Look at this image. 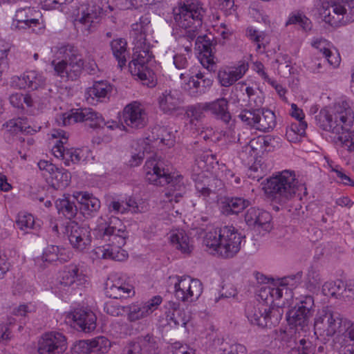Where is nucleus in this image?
<instances>
[{
    "label": "nucleus",
    "instance_id": "obj_62",
    "mask_svg": "<svg viewBox=\"0 0 354 354\" xmlns=\"http://www.w3.org/2000/svg\"><path fill=\"white\" fill-rule=\"evenodd\" d=\"M141 348L137 342L129 343L123 350V354H141Z\"/></svg>",
    "mask_w": 354,
    "mask_h": 354
},
{
    "label": "nucleus",
    "instance_id": "obj_11",
    "mask_svg": "<svg viewBox=\"0 0 354 354\" xmlns=\"http://www.w3.org/2000/svg\"><path fill=\"white\" fill-rule=\"evenodd\" d=\"M175 297L183 301L192 302L197 299L203 292V284L197 279L189 277L178 278L175 284Z\"/></svg>",
    "mask_w": 354,
    "mask_h": 354
},
{
    "label": "nucleus",
    "instance_id": "obj_51",
    "mask_svg": "<svg viewBox=\"0 0 354 354\" xmlns=\"http://www.w3.org/2000/svg\"><path fill=\"white\" fill-rule=\"evenodd\" d=\"M248 37L254 41L257 44V50H259L261 47L263 49L266 48L264 41H266V35L263 32H259L258 30L252 28H248L247 30Z\"/></svg>",
    "mask_w": 354,
    "mask_h": 354
},
{
    "label": "nucleus",
    "instance_id": "obj_50",
    "mask_svg": "<svg viewBox=\"0 0 354 354\" xmlns=\"http://www.w3.org/2000/svg\"><path fill=\"white\" fill-rule=\"evenodd\" d=\"M221 354H246V348L241 344L223 343Z\"/></svg>",
    "mask_w": 354,
    "mask_h": 354
},
{
    "label": "nucleus",
    "instance_id": "obj_61",
    "mask_svg": "<svg viewBox=\"0 0 354 354\" xmlns=\"http://www.w3.org/2000/svg\"><path fill=\"white\" fill-rule=\"evenodd\" d=\"M24 94L14 93L10 96V102L15 108L24 109L23 106Z\"/></svg>",
    "mask_w": 354,
    "mask_h": 354
},
{
    "label": "nucleus",
    "instance_id": "obj_6",
    "mask_svg": "<svg viewBox=\"0 0 354 354\" xmlns=\"http://www.w3.org/2000/svg\"><path fill=\"white\" fill-rule=\"evenodd\" d=\"M293 171L284 170L266 179L263 189L266 195L279 203H286L295 195L297 191L303 188L299 186Z\"/></svg>",
    "mask_w": 354,
    "mask_h": 354
},
{
    "label": "nucleus",
    "instance_id": "obj_64",
    "mask_svg": "<svg viewBox=\"0 0 354 354\" xmlns=\"http://www.w3.org/2000/svg\"><path fill=\"white\" fill-rule=\"evenodd\" d=\"M162 302V297L160 296H155L147 303L144 304L146 308H149L148 311L151 313L156 307Z\"/></svg>",
    "mask_w": 354,
    "mask_h": 354
},
{
    "label": "nucleus",
    "instance_id": "obj_5",
    "mask_svg": "<svg viewBox=\"0 0 354 354\" xmlns=\"http://www.w3.org/2000/svg\"><path fill=\"white\" fill-rule=\"evenodd\" d=\"M315 333L328 337H343L346 342H350L354 352V323L333 312L328 307L322 308L315 320Z\"/></svg>",
    "mask_w": 354,
    "mask_h": 354
},
{
    "label": "nucleus",
    "instance_id": "obj_13",
    "mask_svg": "<svg viewBox=\"0 0 354 354\" xmlns=\"http://www.w3.org/2000/svg\"><path fill=\"white\" fill-rule=\"evenodd\" d=\"M104 290L108 297L115 299H127L135 294L133 286L116 274L108 278Z\"/></svg>",
    "mask_w": 354,
    "mask_h": 354
},
{
    "label": "nucleus",
    "instance_id": "obj_16",
    "mask_svg": "<svg viewBox=\"0 0 354 354\" xmlns=\"http://www.w3.org/2000/svg\"><path fill=\"white\" fill-rule=\"evenodd\" d=\"M123 119L127 126L133 129H142L147 123V113L137 102H133L124 107Z\"/></svg>",
    "mask_w": 354,
    "mask_h": 354
},
{
    "label": "nucleus",
    "instance_id": "obj_8",
    "mask_svg": "<svg viewBox=\"0 0 354 354\" xmlns=\"http://www.w3.org/2000/svg\"><path fill=\"white\" fill-rule=\"evenodd\" d=\"M297 299L298 301L295 306L287 312L286 320L290 326L303 330L308 326L310 319L314 314V298L308 295H301Z\"/></svg>",
    "mask_w": 354,
    "mask_h": 354
},
{
    "label": "nucleus",
    "instance_id": "obj_55",
    "mask_svg": "<svg viewBox=\"0 0 354 354\" xmlns=\"http://www.w3.org/2000/svg\"><path fill=\"white\" fill-rule=\"evenodd\" d=\"M271 220V214L268 212L263 210L262 212H261L260 221H259V223L256 228L262 229L263 230L266 232L270 231L272 228L270 224Z\"/></svg>",
    "mask_w": 354,
    "mask_h": 354
},
{
    "label": "nucleus",
    "instance_id": "obj_32",
    "mask_svg": "<svg viewBox=\"0 0 354 354\" xmlns=\"http://www.w3.org/2000/svg\"><path fill=\"white\" fill-rule=\"evenodd\" d=\"M127 41L124 39L120 38L111 41L110 46L113 56L118 62V66L122 68L127 62Z\"/></svg>",
    "mask_w": 354,
    "mask_h": 354
},
{
    "label": "nucleus",
    "instance_id": "obj_49",
    "mask_svg": "<svg viewBox=\"0 0 354 354\" xmlns=\"http://www.w3.org/2000/svg\"><path fill=\"white\" fill-rule=\"evenodd\" d=\"M259 113V109L252 110L245 109L241 112L239 115V118L247 124L255 127Z\"/></svg>",
    "mask_w": 354,
    "mask_h": 354
},
{
    "label": "nucleus",
    "instance_id": "obj_35",
    "mask_svg": "<svg viewBox=\"0 0 354 354\" xmlns=\"http://www.w3.org/2000/svg\"><path fill=\"white\" fill-rule=\"evenodd\" d=\"M112 91V86L107 81L95 82L87 89L86 95L92 99L106 97Z\"/></svg>",
    "mask_w": 354,
    "mask_h": 354
},
{
    "label": "nucleus",
    "instance_id": "obj_39",
    "mask_svg": "<svg viewBox=\"0 0 354 354\" xmlns=\"http://www.w3.org/2000/svg\"><path fill=\"white\" fill-rule=\"evenodd\" d=\"M55 205L59 213H62L68 219H72L77 214V206L66 198L57 200Z\"/></svg>",
    "mask_w": 354,
    "mask_h": 354
},
{
    "label": "nucleus",
    "instance_id": "obj_44",
    "mask_svg": "<svg viewBox=\"0 0 354 354\" xmlns=\"http://www.w3.org/2000/svg\"><path fill=\"white\" fill-rule=\"evenodd\" d=\"M128 319L130 322H136L140 319H142L150 313L148 311L149 308H146L145 305H133L129 308Z\"/></svg>",
    "mask_w": 354,
    "mask_h": 354
},
{
    "label": "nucleus",
    "instance_id": "obj_17",
    "mask_svg": "<svg viewBox=\"0 0 354 354\" xmlns=\"http://www.w3.org/2000/svg\"><path fill=\"white\" fill-rule=\"evenodd\" d=\"M84 60H75L72 62L53 60L51 65L54 68L55 75L66 80L75 81L77 80L82 72Z\"/></svg>",
    "mask_w": 354,
    "mask_h": 354
},
{
    "label": "nucleus",
    "instance_id": "obj_1",
    "mask_svg": "<svg viewBox=\"0 0 354 354\" xmlns=\"http://www.w3.org/2000/svg\"><path fill=\"white\" fill-rule=\"evenodd\" d=\"M206 9L198 0H187L174 9V19L185 30L184 37L192 41L196 38V46L200 52L201 64L209 71L216 69L214 53L216 41L212 34L197 36L202 28Z\"/></svg>",
    "mask_w": 354,
    "mask_h": 354
},
{
    "label": "nucleus",
    "instance_id": "obj_10",
    "mask_svg": "<svg viewBox=\"0 0 354 354\" xmlns=\"http://www.w3.org/2000/svg\"><path fill=\"white\" fill-rule=\"evenodd\" d=\"M245 314L252 325L261 328L271 327L272 325V309L265 303L257 301L248 304L245 307Z\"/></svg>",
    "mask_w": 354,
    "mask_h": 354
},
{
    "label": "nucleus",
    "instance_id": "obj_26",
    "mask_svg": "<svg viewBox=\"0 0 354 354\" xmlns=\"http://www.w3.org/2000/svg\"><path fill=\"white\" fill-rule=\"evenodd\" d=\"M86 281L85 275L80 272L79 268L74 265L69 266L64 271L61 283L65 286H71L74 284L82 285Z\"/></svg>",
    "mask_w": 354,
    "mask_h": 354
},
{
    "label": "nucleus",
    "instance_id": "obj_58",
    "mask_svg": "<svg viewBox=\"0 0 354 354\" xmlns=\"http://www.w3.org/2000/svg\"><path fill=\"white\" fill-rule=\"evenodd\" d=\"M25 119L18 118L16 120H10L8 123V126L10 127V131H13L15 133L24 132L26 131L27 127L25 126Z\"/></svg>",
    "mask_w": 354,
    "mask_h": 354
},
{
    "label": "nucleus",
    "instance_id": "obj_60",
    "mask_svg": "<svg viewBox=\"0 0 354 354\" xmlns=\"http://www.w3.org/2000/svg\"><path fill=\"white\" fill-rule=\"evenodd\" d=\"M174 64L178 69H185L188 66V61L184 55L176 54L174 56Z\"/></svg>",
    "mask_w": 354,
    "mask_h": 354
},
{
    "label": "nucleus",
    "instance_id": "obj_14",
    "mask_svg": "<svg viewBox=\"0 0 354 354\" xmlns=\"http://www.w3.org/2000/svg\"><path fill=\"white\" fill-rule=\"evenodd\" d=\"M66 232L71 245L80 251L84 250L91 242L90 228L88 226L80 225L73 221L67 225Z\"/></svg>",
    "mask_w": 354,
    "mask_h": 354
},
{
    "label": "nucleus",
    "instance_id": "obj_42",
    "mask_svg": "<svg viewBox=\"0 0 354 354\" xmlns=\"http://www.w3.org/2000/svg\"><path fill=\"white\" fill-rule=\"evenodd\" d=\"M25 78L28 84V88L37 90L45 84V78L35 71L25 73Z\"/></svg>",
    "mask_w": 354,
    "mask_h": 354
},
{
    "label": "nucleus",
    "instance_id": "obj_52",
    "mask_svg": "<svg viewBox=\"0 0 354 354\" xmlns=\"http://www.w3.org/2000/svg\"><path fill=\"white\" fill-rule=\"evenodd\" d=\"M217 77L221 86L225 87L232 85L238 80L233 71H219Z\"/></svg>",
    "mask_w": 354,
    "mask_h": 354
},
{
    "label": "nucleus",
    "instance_id": "obj_47",
    "mask_svg": "<svg viewBox=\"0 0 354 354\" xmlns=\"http://www.w3.org/2000/svg\"><path fill=\"white\" fill-rule=\"evenodd\" d=\"M90 341L93 352L95 353H106L111 345L109 340L104 336L97 337Z\"/></svg>",
    "mask_w": 354,
    "mask_h": 354
},
{
    "label": "nucleus",
    "instance_id": "obj_3",
    "mask_svg": "<svg viewBox=\"0 0 354 354\" xmlns=\"http://www.w3.org/2000/svg\"><path fill=\"white\" fill-rule=\"evenodd\" d=\"M146 171L145 180L150 184L160 186H167L165 196L169 201L178 203L179 198L183 197L185 189L183 176L175 175L168 167H165L161 161L149 160L145 165Z\"/></svg>",
    "mask_w": 354,
    "mask_h": 354
},
{
    "label": "nucleus",
    "instance_id": "obj_41",
    "mask_svg": "<svg viewBox=\"0 0 354 354\" xmlns=\"http://www.w3.org/2000/svg\"><path fill=\"white\" fill-rule=\"evenodd\" d=\"M141 350L149 353L155 354L158 348L156 337L151 334L138 337V342Z\"/></svg>",
    "mask_w": 354,
    "mask_h": 354
},
{
    "label": "nucleus",
    "instance_id": "obj_33",
    "mask_svg": "<svg viewBox=\"0 0 354 354\" xmlns=\"http://www.w3.org/2000/svg\"><path fill=\"white\" fill-rule=\"evenodd\" d=\"M221 185V180L215 178H205L203 180H201L198 178L196 181V190L204 196H209L211 192H216L217 187Z\"/></svg>",
    "mask_w": 354,
    "mask_h": 354
},
{
    "label": "nucleus",
    "instance_id": "obj_54",
    "mask_svg": "<svg viewBox=\"0 0 354 354\" xmlns=\"http://www.w3.org/2000/svg\"><path fill=\"white\" fill-rule=\"evenodd\" d=\"M319 52L324 56L330 66L335 68L339 65L341 61L339 56L333 53L330 49L325 47L320 48Z\"/></svg>",
    "mask_w": 354,
    "mask_h": 354
},
{
    "label": "nucleus",
    "instance_id": "obj_46",
    "mask_svg": "<svg viewBox=\"0 0 354 354\" xmlns=\"http://www.w3.org/2000/svg\"><path fill=\"white\" fill-rule=\"evenodd\" d=\"M17 226L21 230L35 228L34 217L30 214L19 213L16 220Z\"/></svg>",
    "mask_w": 354,
    "mask_h": 354
},
{
    "label": "nucleus",
    "instance_id": "obj_36",
    "mask_svg": "<svg viewBox=\"0 0 354 354\" xmlns=\"http://www.w3.org/2000/svg\"><path fill=\"white\" fill-rule=\"evenodd\" d=\"M98 250L102 253L104 259H110L115 261H122L128 257V253L122 248H119L114 245L108 244L106 247L100 248Z\"/></svg>",
    "mask_w": 354,
    "mask_h": 354
},
{
    "label": "nucleus",
    "instance_id": "obj_63",
    "mask_svg": "<svg viewBox=\"0 0 354 354\" xmlns=\"http://www.w3.org/2000/svg\"><path fill=\"white\" fill-rule=\"evenodd\" d=\"M254 140H250L247 144L243 147L241 155L243 157L254 156L255 155L256 149L253 146Z\"/></svg>",
    "mask_w": 354,
    "mask_h": 354
},
{
    "label": "nucleus",
    "instance_id": "obj_28",
    "mask_svg": "<svg viewBox=\"0 0 354 354\" xmlns=\"http://www.w3.org/2000/svg\"><path fill=\"white\" fill-rule=\"evenodd\" d=\"M80 203V209L84 214L97 212L100 207V201L93 195L80 192L75 196Z\"/></svg>",
    "mask_w": 354,
    "mask_h": 354
},
{
    "label": "nucleus",
    "instance_id": "obj_4",
    "mask_svg": "<svg viewBox=\"0 0 354 354\" xmlns=\"http://www.w3.org/2000/svg\"><path fill=\"white\" fill-rule=\"evenodd\" d=\"M243 238L234 227L224 226L207 232L203 244L210 253L230 259L240 251Z\"/></svg>",
    "mask_w": 354,
    "mask_h": 354
},
{
    "label": "nucleus",
    "instance_id": "obj_57",
    "mask_svg": "<svg viewBox=\"0 0 354 354\" xmlns=\"http://www.w3.org/2000/svg\"><path fill=\"white\" fill-rule=\"evenodd\" d=\"M260 209L256 207H250L245 214V221L250 227H254L257 215H259Z\"/></svg>",
    "mask_w": 354,
    "mask_h": 354
},
{
    "label": "nucleus",
    "instance_id": "obj_59",
    "mask_svg": "<svg viewBox=\"0 0 354 354\" xmlns=\"http://www.w3.org/2000/svg\"><path fill=\"white\" fill-rule=\"evenodd\" d=\"M307 127V123L305 121H298L296 123L291 124L290 127V132L299 136H304Z\"/></svg>",
    "mask_w": 354,
    "mask_h": 354
},
{
    "label": "nucleus",
    "instance_id": "obj_56",
    "mask_svg": "<svg viewBox=\"0 0 354 354\" xmlns=\"http://www.w3.org/2000/svg\"><path fill=\"white\" fill-rule=\"evenodd\" d=\"M58 252L59 248L57 246L50 245L44 252L41 260L49 263L56 261L58 260Z\"/></svg>",
    "mask_w": 354,
    "mask_h": 354
},
{
    "label": "nucleus",
    "instance_id": "obj_40",
    "mask_svg": "<svg viewBox=\"0 0 354 354\" xmlns=\"http://www.w3.org/2000/svg\"><path fill=\"white\" fill-rule=\"evenodd\" d=\"M31 12L30 8H21L17 10L13 21L11 24L12 30H19V24H25L27 23L38 24V19H30L28 14Z\"/></svg>",
    "mask_w": 354,
    "mask_h": 354
},
{
    "label": "nucleus",
    "instance_id": "obj_43",
    "mask_svg": "<svg viewBox=\"0 0 354 354\" xmlns=\"http://www.w3.org/2000/svg\"><path fill=\"white\" fill-rule=\"evenodd\" d=\"M346 290V285L342 280L325 283L323 286V292L325 295L337 296L343 294Z\"/></svg>",
    "mask_w": 354,
    "mask_h": 354
},
{
    "label": "nucleus",
    "instance_id": "obj_31",
    "mask_svg": "<svg viewBox=\"0 0 354 354\" xmlns=\"http://www.w3.org/2000/svg\"><path fill=\"white\" fill-rule=\"evenodd\" d=\"M50 175L52 187L56 189L66 187L71 182V174L67 170L58 168L56 166Z\"/></svg>",
    "mask_w": 354,
    "mask_h": 354
},
{
    "label": "nucleus",
    "instance_id": "obj_53",
    "mask_svg": "<svg viewBox=\"0 0 354 354\" xmlns=\"http://www.w3.org/2000/svg\"><path fill=\"white\" fill-rule=\"evenodd\" d=\"M73 351L74 354H89L93 352L91 341L89 339L79 341L74 345Z\"/></svg>",
    "mask_w": 354,
    "mask_h": 354
},
{
    "label": "nucleus",
    "instance_id": "obj_27",
    "mask_svg": "<svg viewBox=\"0 0 354 354\" xmlns=\"http://www.w3.org/2000/svg\"><path fill=\"white\" fill-rule=\"evenodd\" d=\"M168 309L169 310V320L172 321L176 326H185L189 321L190 315L183 309L180 308V304L174 301H169Z\"/></svg>",
    "mask_w": 354,
    "mask_h": 354
},
{
    "label": "nucleus",
    "instance_id": "obj_19",
    "mask_svg": "<svg viewBox=\"0 0 354 354\" xmlns=\"http://www.w3.org/2000/svg\"><path fill=\"white\" fill-rule=\"evenodd\" d=\"M158 101L160 109L167 115H172L180 110L183 102L180 94L177 91L171 90L162 92Z\"/></svg>",
    "mask_w": 354,
    "mask_h": 354
},
{
    "label": "nucleus",
    "instance_id": "obj_2",
    "mask_svg": "<svg viewBox=\"0 0 354 354\" xmlns=\"http://www.w3.org/2000/svg\"><path fill=\"white\" fill-rule=\"evenodd\" d=\"M353 121V112L346 101L335 103L330 109H322L315 115L316 124L324 131L337 135V140L349 151H354V138L349 131Z\"/></svg>",
    "mask_w": 354,
    "mask_h": 354
},
{
    "label": "nucleus",
    "instance_id": "obj_37",
    "mask_svg": "<svg viewBox=\"0 0 354 354\" xmlns=\"http://www.w3.org/2000/svg\"><path fill=\"white\" fill-rule=\"evenodd\" d=\"M170 241L176 249L183 253L189 254L192 252V246L189 244V238L184 231H178L172 234Z\"/></svg>",
    "mask_w": 354,
    "mask_h": 354
},
{
    "label": "nucleus",
    "instance_id": "obj_15",
    "mask_svg": "<svg viewBox=\"0 0 354 354\" xmlns=\"http://www.w3.org/2000/svg\"><path fill=\"white\" fill-rule=\"evenodd\" d=\"M151 59V55L147 50H136L133 54V59L129 64V68L133 75L138 76L141 80H147L152 73L147 64Z\"/></svg>",
    "mask_w": 354,
    "mask_h": 354
},
{
    "label": "nucleus",
    "instance_id": "obj_12",
    "mask_svg": "<svg viewBox=\"0 0 354 354\" xmlns=\"http://www.w3.org/2000/svg\"><path fill=\"white\" fill-rule=\"evenodd\" d=\"M66 348V337L58 332L44 334L38 342L39 354H63Z\"/></svg>",
    "mask_w": 354,
    "mask_h": 354
},
{
    "label": "nucleus",
    "instance_id": "obj_22",
    "mask_svg": "<svg viewBox=\"0 0 354 354\" xmlns=\"http://www.w3.org/2000/svg\"><path fill=\"white\" fill-rule=\"evenodd\" d=\"M120 223L121 221L118 218L114 217L111 219L110 223ZM109 237L108 241H111L110 245H114L119 248H122L126 244V233L124 230L118 229L115 226H111L109 224L103 230L102 238Z\"/></svg>",
    "mask_w": 354,
    "mask_h": 354
},
{
    "label": "nucleus",
    "instance_id": "obj_38",
    "mask_svg": "<svg viewBox=\"0 0 354 354\" xmlns=\"http://www.w3.org/2000/svg\"><path fill=\"white\" fill-rule=\"evenodd\" d=\"M289 25H297L305 32L309 31L312 28L311 21L301 12H293L290 15L286 22V26Z\"/></svg>",
    "mask_w": 354,
    "mask_h": 354
},
{
    "label": "nucleus",
    "instance_id": "obj_23",
    "mask_svg": "<svg viewBox=\"0 0 354 354\" xmlns=\"http://www.w3.org/2000/svg\"><path fill=\"white\" fill-rule=\"evenodd\" d=\"M227 109L228 102L224 97L217 99L212 102L205 103L202 107V110L211 111L212 114L225 123L229 122L231 119L230 113Z\"/></svg>",
    "mask_w": 354,
    "mask_h": 354
},
{
    "label": "nucleus",
    "instance_id": "obj_20",
    "mask_svg": "<svg viewBox=\"0 0 354 354\" xmlns=\"http://www.w3.org/2000/svg\"><path fill=\"white\" fill-rule=\"evenodd\" d=\"M106 12V10L103 6L97 5L95 3L86 4L82 6L81 10V16L78 21L87 26L88 30H91L92 28L98 24L102 15Z\"/></svg>",
    "mask_w": 354,
    "mask_h": 354
},
{
    "label": "nucleus",
    "instance_id": "obj_21",
    "mask_svg": "<svg viewBox=\"0 0 354 354\" xmlns=\"http://www.w3.org/2000/svg\"><path fill=\"white\" fill-rule=\"evenodd\" d=\"M73 319L79 329L89 333L96 328V316L90 310L75 309L73 313Z\"/></svg>",
    "mask_w": 354,
    "mask_h": 354
},
{
    "label": "nucleus",
    "instance_id": "obj_48",
    "mask_svg": "<svg viewBox=\"0 0 354 354\" xmlns=\"http://www.w3.org/2000/svg\"><path fill=\"white\" fill-rule=\"evenodd\" d=\"M322 281V276L319 269L311 266L308 270L306 277V283L308 288H315L319 286Z\"/></svg>",
    "mask_w": 354,
    "mask_h": 354
},
{
    "label": "nucleus",
    "instance_id": "obj_24",
    "mask_svg": "<svg viewBox=\"0 0 354 354\" xmlns=\"http://www.w3.org/2000/svg\"><path fill=\"white\" fill-rule=\"evenodd\" d=\"M250 205V201L240 197L225 198L221 202V210L227 216L239 214Z\"/></svg>",
    "mask_w": 354,
    "mask_h": 354
},
{
    "label": "nucleus",
    "instance_id": "obj_9",
    "mask_svg": "<svg viewBox=\"0 0 354 354\" xmlns=\"http://www.w3.org/2000/svg\"><path fill=\"white\" fill-rule=\"evenodd\" d=\"M71 121L74 122H85L91 128H103L106 124L102 115L90 108L78 109L72 110L71 113L64 114L62 123L64 126L71 124Z\"/></svg>",
    "mask_w": 354,
    "mask_h": 354
},
{
    "label": "nucleus",
    "instance_id": "obj_34",
    "mask_svg": "<svg viewBox=\"0 0 354 354\" xmlns=\"http://www.w3.org/2000/svg\"><path fill=\"white\" fill-rule=\"evenodd\" d=\"M151 137L155 140H159L164 145L171 147L175 142V136L172 131L165 127H155L151 131Z\"/></svg>",
    "mask_w": 354,
    "mask_h": 354
},
{
    "label": "nucleus",
    "instance_id": "obj_18",
    "mask_svg": "<svg viewBox=\"0 0 354 354\" xmlns=\"http://www.w3.org/2000/svg\"><path fill=\"white\" fill-rule=\"evenodd\" d=\"M213 83L210 74L197 73L189 78L185 88L192 97H198L207 93Z\"/></svg>",
    "mask_w": 354,
    "mask_h": 354
},
{
    "label": "nucleus",
    "instance_id": "obj_25",
    "mask_svg": "<svg viewBox=\"0 0 354 354\" xmlns=\"http://www.w3.org/2000/svg\"><path fill=\"white\" fill-rule=\"evenodd\" d=\"M52 151L55 156L64 160L66 166H69L70 162L73 164L78 163L82 159L79 149H68L62 145L54 146Z\"/></svg>",
    "mask_w": 354,
    "mask_h": 354
},
{
    "label": "nucleus",
    "instance_id": "obj_30",
    "mask_svg": "<svg viewBox=\"0 0 354 354\" xmlns=\"http://www.w3.org/2000/svg\"><path fill=\"white\" fill-rule=\"evenodd\" d=\"M276 124L274 113L268 109H260L255 128L261 131H269Z\"/></svg>",
    "mask_w": 354,
    "mask_h": 354
},
{
    "label": "nucleus",
    "instance_id": "obj_7",
    "mask_svg": "<svg viewBox=\"0 0 354 354\" xmlns=\"http://www.w3.org/2000/svg\"><path fill=\"white\" fill-rule=\"evenodd\" d=\"M319 15L323 21L334 26H337L344 17L346 22H353L354 21V0L342 3L324 2L319 10Z\"/></svg>",
    "mask_w": 354,
    "mask_h": 354
},
{
    "label": "nucleus",
    "instance_id": "obj_45",
    "mask_svg": "<svg viewBox=\"0 0 354 354\" xmlns=\"http://www.w3.org/2000/svg\"><path fill=\"white\" fill-rule=\"evenodd\" d=\"M315 346L309 340L301 339L299 345L291 348L289 354H315Z\"/></svg>",
    "mask_w": 354,
    "mask_h": 354
},
{
    "label": "nucleus",
    "instance_id": "obj_29",
    "mask_svg": "<svg viewBox=\"0 0 354 354\" xmlns=\"http://www.w3.org/2000/svg\"><path fill=\"white\" fill-rule=\"evenodd\" d=\"M55 60L63 61L64 62H72L75 60H82L78 50L73 45L67 44H62L57 48Z\"/></svg>",
    "mask_w": 354,
    "mask_h": 354
}]
</instances>
